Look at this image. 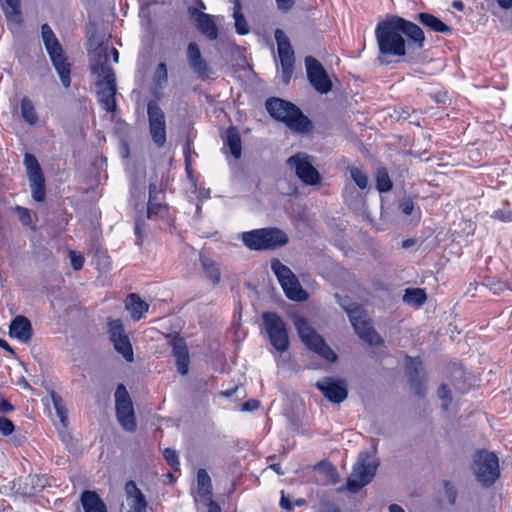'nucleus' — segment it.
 <instances>
[{"label": "nucleus", "instance_id": "e2e57ef3", "mask_svg": "<svg viewBox=\"0 0 512 512\" xmlns=\"http://www.w3.org/2000/svg\"><path fill=\"white\" fill-rule=\"evenodd\" d=\"M0 347H2L4 350L14 353L13 349L10 347V345L3 339H0Z\"/></svg>", "mask_w": 512, "mask_h": 512}, {"label": "nucleus", "instance_id": "bf43d9fd", "mask_svg": "<svg viewBox=\"0 0 512 512\" xmlns=\"http://www.w3.org/2000/svg\"><path fill=\"white\" fill-rule=\"evenodd\" d=\"M154 209L158 211L156 215L162 213L165 210V206L159 202L158 196H156V200L154 201Z\"/></svg>", "mask_w": 512, "mask_h": 512}, {"label": "nucleus", "instance_id": "de8ad7c7", "mask_svg": "<svg viewBox=\"0 0 512 512\" xmlns=\"http://www.w3.org/2000/svg\"><path fill=\"white\" fill-rule=\"evenodd\" d=\"M277 8L282 12H288L292 9L296 0H275Z\"/></svg>", "mask_w": 512, "mask_h": 512}, {"label": "nucleus", "instance_id": "423d86ee", "mask_svg": "<svg viewBox=\"0 0 512 512\" xmlns=\"http://www.w3.org/2000/svg\"><path fill=\"white\" fill-rule=\"evenodd\" d=\"M293 322L301 341L310 350L319 354L327 361H336L337 356L335 352L325 343L324 339L304 317L295 316Z\"/></svg>", "mask_w": 512, "mask_h": 512}, {"label": "nucleus", "instance_id": "2f4dec72", "mask_svg": "<svg viewBox=\"0 0 512 512\" xmlns=\"http://www.w3.org/2000/svg\"><path fill=\"white\" fill-rule=\"evenodd\" d=\"M241 9L240 0H234L233 18L235 20V28L238 34L245 35L249 32V26Z\"/></svg>", "mask_w": 512, "mask_h": 512}, {"label": "nucleus", "instance_id": "2eb2a0df", "mask_svg": "<svg viewBox=\"0 0 512 512\" xmlns=\"http://www.w3.org/2000/svg\"><path fill=\"white\" fill-rule=\"evenodd\" d=\"M147 114L149 122V133L159 148L166 143V121L163 110L155 101H150L147 105Z\"/></svg>", "mask_w": 512, "mask_h": 512}, {"label": "nucleus", "instance_id": "9b49d317", "mask_svg": "<svg viewBox=\"0 0 512 512\" xmlns=\"http://www.w3.org/2000/svg\"><path fill=\"white\" fill-rule=\"evenodd\" d=\"M115 408L116 416L120 425L126 431L133 432L136 430V419L132 400L123 384L117 386L115 392Z\"/></svg>", "mask_w": 512, "mask_h": 512}, {"label": "nucleus", "instance_id": "69168bd1", "mask_svg": "<svg viewBox=\"0 0 512 512\" xmlns=\"http://www.w3.org/2000/svg\"><path fill=\"white\" fill-rule=\"evenodd\" d=\"M452 7L461 11L464 9V3L462 1L455 0L452 3Z\"/></svg>", "mask_w": 512, "mask_h": 512}, {"label": "nucleus", "instance_id": "72a5a7b5", "mask_svg": "<svg viewBox=\"0 0 512 512\" xmlns=\"http://www.w3.org/2000/svg\"><path fill=\"white\" fill-rule=\"evenodd\" d=\"M21 115L24 121L27 122L29 125L36 124L38 120V116L35 111L34 105L32 101L27 97H24L21 100Z\"/></svg>", "mask_w": 512, "mask_h": 512}, {"label": "nucleus", "instance_id": "6ab92c4d", "mask_svg": "<svg viewBox=\"0 0 512 512\" xmlns=\"http://www.w3.org/2000/svg\"><path fill=\"white\" fill-rule=\"evenodd\" d=\"M187 62L190 69L198 78L205 80L210 77L211 68L202 57L201 51L195 42H191L187 47Z\"/></svg>", "mask_w": 512, "mask_h": 512}, {"label": "nucleus", "instance_id": "5fc2aeb1", "mask_svg": "<svg viewBox=\"0 0 512 512\" xmlns=\"http://www.w3.org/2000/svg\"><path fill=\"white\" fill-rule=\"evenodd\" d=\"M100 48H104V47H103V46L98 47V48L93 52L92 56H93V55L95 54V52H96L97 50H99ZM105 48L107 49V54L109 55V52H111V53H112V55H113V59H114V61H115V62H118V60H119V53H118L117 49H115V48H111V49L109 50V48H108V47H105Z\"/></svg>", "mask_w": 512, "mask_h": 512}, {"label": "nucleus", "instance_id": "0e129e2a", "mask_svg": "<svg viewBox=\"0 0 512 512\" xmlns=\"http://www.w3.org/2000/svg\"><path fill=\"white\" fill-rule=\"evenodd\" d=\"M389 512H405L404 509L397 505V504H391L389 506Z\"/></svg>", "mask_w": 512, "mask_h": 512}, {"label": "nucleus", "instance_id": "a878e982", "mask_svg": "<svg viewBox=\"0 0 512 512\" xmlns=\"http://www.w3.org/2000/svg\"><path fill=\"white\" fill-rule=\"evenodd\" d=\"M125 307L130 312L131 318L134 321H139L143 317V314L149 309V305L136 293L128 295L125 301Z\"/></svg>", "mask_w": 512, "mask_h": 512}, {"label": "nucleus", "instance_id": "37998d69", "mask_svg": "<svg viewBox=\"0 0 512 512\" xmlns=\"http://www.w3.org/2000/svg\"><path fill=\"white\" fill-rule=\"evenodd\" d=\"M491 217L501 222H512V210L508 207L495 210Z\"/></svg>", "mask_w": 512, "mask_h": 512}, {"label": "nucleus", "instance_id": "39448f33", "mask_svg": "<svg viewBox=\"0 0 512 512\" xmlns=\"http://www.w3.org/2000/svg\"><path fill=\"white\" fill-rule=\"evenodd\" d=\"M41 36L45 49L60 78L62 85L65 88H68L71 83V65L68 62V58L64 53L62 45L48 24H43L41 26Z\"/></svg>", "mask_w": 512, "mask_h": 512}, {"label": "nucleus", "instance_id": "ddd939ff", "mask_svg": "<svg viewBox=\"0 0 512 512\" xmlns=\"http://www.w3.org/2000/svg\"><path fill=\"white\" fill-rule=\"evenodd\" d=\"M275 40L281 64V78L284 84H288L292 78L295 56L289 38L281 29H276Z\"/></svg>", "mask_w": 512, "mask_h": 512}, {"label": "nucleus", "instance_id": "f704fd0d", "mask_svg": "<svg viewBox=\"0 0 512 512\" xmlns=\"http://www.w3.org/2000/svg\"><path fill=\"white\" fill-rule=\"evenodd\" d=\"M427 299L426 293L423 289L415 288V289H407L405 291L403 300L407 304L414 306H421Z\"/></svg>", "mask_w": 512, "mask_h": 512}, {"label": "nucleus", "instance_id": "e433bc0d", "mask_svg": "<svg viewBox=\"0 0 512 512\" xmlns=\"http://www.w3.org/2000/svg\"><path fill=\"white\" fill-rule=\"evenodd\" d=\"M376 187L380 192H388L392 189V182L385 168H379L377 170Z\"/></svg>", "mask_w": 512, "mask_h": 512}, {"label": "nucleus", "instance_id": "c85d7f7f", "mask_svg": "<svg viewBox=\"0 0 512 512\" xmlns=\"http://www.w3.org/2000/svg\"><path fill=\"white\" fill-rule=\"evenodd\" d=\"M200 261L205 276L210 279L213 284H218L221 279L219 263L214 258H200Z\"/></svg>", "mask_w": 512, "mask_h": 512}, {"label": "nucleus", "instance_id": "f8f14e48", "mask_svg": "<svg viewBox=\"0 0 512 512\" xmlns=\"http://www.w3.org/2000/svg\"><path fill=\"white\" fill-rule=\"evenodd\" d=\"M287 165L304 184L313 186L321 182V176L313 166L311 156L297 153L287 159Z\"/></svg>", "mask_w": 512, "mask_h": 512}, {"label": "nucleus", "instance_id": "9d476101", "mask_svg": "<svg viewBox=\"0 0 512 512\" xmlns=\"http://www.w3.org/2000/svg\"><path fill=\"white\" fill-rule=\"evenodd\" d=\"M262 320L271 345L278 352H285L289 347V337L283 319L276 313L265 312Z\"/></svg>", "mask_w": 512, "mask_h": 512}, {"label": "nucleus", "instance_id": "4c0bfd02", "mask_svg": "<svg viewBox=\"0 0 512 512\" xmlns=\"http://www.w3.org/2000/svg\"><path fill=\"white\" fill-rule=\"evenodd\" d=\"M51 399L60 422L62 423L63 426H66L67 410L64 407L62 398L56 392L52 391Z\"/></svg>", "mask_w": 512, "mask_h": 512}, {"label": "nucleus", "instance_id": "393cba45", "mask_svg": "<svg viewBox=\"0 0 512 512\" xmlns=\"http://www.w3.org/2000/svg\"><path fill=\"white\" fill-rule=\"evenodd\" d=\"M196 27L209 40L217 39L218 29L211 15L202 12L197 13Z\"/></svg>", "mask_w": 512, "mask_h": 512}, {"label": "nucleus", "instance_id": "13d9d810", "mask_svg": "<svg viewBox=\"0 0 512 512\" xmlns=\"http://www.w3.org/2000/svg\"><path fill=\"white\" fill-rule=\"evenodd\" d=\"M498 5L503 9H509L512 7V0H496Z\"/></svg>", "mask_w": 512, "mask_h": 512}, {"label": "nucleus", "instance_id": "7c9ffc66", "mask_svg": "<svg viewBox=\"0 0 512 512\" xmlns=\"http://www.w3.org/2000/svg\"><path fill=\"white\" fill-rule=\"evenodd\" d=\"M5 17L9 22L14 24H20L21 22V11H20V0H5V6L3 8Z\"/></svg>", "mask_w": 512, "mask_h": 512}, {"label": "nucleus", "instance_id": "6e6552de", "mask_svg": "<svg viewBox=\"0 0 512 512\" xmlns=\"http://www.w3.org/2000/svg\"><path fill=\"white\" fill-rule=\"evenodd\" d=\"M369 457L368 452L359 453L357 462L347 480V489L350 492H358L373 480L378 464L376 462H368Z\"/></svg>", "mask_w": 512, "mask_h": 512}, {"label": "nucleus", "instance_id": "338daca9", "mask_svg": "<svg viewBox=\"0 0 512 512\" xmlns=\"http://www.w3.org/2000/svg\"><path fill=\"white\" fill-rule=\"evenodd\" d=\"M270 468L273 469L278 475L284 474V471L282 470L280 464H272Z\"/></svg>", "mask_w": 512, "mask_h": 512}, {"label": "nucleus", "instance_id": "052dcab7", "mask_svg": "<svg viewBox=\"0 0 512 512\" xmlns=\"http://www.w3.org/2000/svg\"><path fill=\"white\" fill-rule=\"evenodd\" d=\"M415 245H417V241L414 240V239H407V240H404L402 242V247L405 248V249H408V248H410L412 246H415Z\"/></svg>", "mask_w": 512, "mask_h": 512}, {"label": "nucleus", "instance_id": "dca6fc26", "mask_svg": "<svg viewBox=\"0 0 512 512\" xmlns=\"http://www.w3.org/2000/svg\"><path fill=\"white\" fill-rule=\"evenodd\" d=\"M107 326L109 338L115 350L121 354L126 361L132 362L134 359L132 345L121 320L110 319Z\"/></svg>", "mask_w": 512, "mask_h": 512}, {"label": "nucleus", "instance_id": "473e14b6", "mask_svg": "<svg viewBox=\"0 0 512 512\" xmlns=\"http://www.w3.org/2000/svg\"><path fill=\"white\" fill-rule=\"evenodd\" d=\"M29 184L32 198L37 202L44 201L46 195L44 175L35 178H30Z\"/></svg>", "mask_w": 512, "mask_h": 512}, {"label": "nucleus", "instance_id": "5701e85b", "mask_svg": "<svg viewBox=\"0 0 512 512\" xmlns=\"http://www.w3.org/2000/svg\"><path fill=\"white\" fill-rule=\"evenodd\" d=\"M9 335L23 343H28L32 337L30 321L24 316H17L10 324Z\"/></svg>", "mask_w": 512, "mask_h": 512}, {"label": "nucleus", "instance_id": "680f3d73", "mask_svg": "<svg viewBox=\"0 0 512 512\" xmlns=\"http://www.w3.org/2000/svg\"><path fill=\"white\" fill-rule=\"evenodd\" d=\"M337 299H338V302L339 304L344 308V310L347 312V309H352V308H355V307H358L357 305H346V299L342 302V298L339 296V295H336Z\"/></svg>", "mask_w": 512, "mask_h": 512}, {"label": "nucleus", "instance_id": "49530a36", "mask_svg": "<svg viewBox=\"0 0 512 512\" xmlns=\"http://www.w3.org/2000/svg\"><path fill=\"white\" fill-rule=\"evenodd\" d=\"M14 424L13 422L5 417H0V431L4 436H8L13 433L14 431Z\"/></svg>", "mask_w": 512, "mask_h": 512}, {"label": "nucleus", "instance_id": "c756f323", "mask_svg": "<svg viewBox=\"0 0 512 512\" xmlns=\"http://www.w3.org/2000/svg\"><path fill=\"white\" fill-rule=\"evenodd\" d=\"M225 143L228 145L231 154L234 158L241 157V138L238 130L235 127H229L226 131Z\"/></svg>", "mask_w": 512, "mask_h": 512}, {"label": "nucleus", "instance_id": "aec40b11", "mask_svg": "<svg viewBox=\"0 0 512 512\" xmlns=\"http://www.w3.org/2000/svg\"><path fill=\"white\" fill-rule=\"evenodd\" d=\"M422 362L418 358H406V374L409 377V382L414 393L419 397H424L426 394V387L423 382Z\"/></svg>", "mask_w": 512, "mask_h": 512}, {"label": "nucleus", "instance_id": "864d4df0", "mask_svg": "<svg viewBox=\"0 0 512 512\" xmlns=\"http://www.w3.org/2000/svg\"><path fill=\"white\" fill-rule=\"evenodd\" d=\"M280 506L282 509H285L287 511L292 510V504H291L290 500L284 495L283 492H282V497L280 500Z\"/></svg>", "mask_w": 512, "mask_h": 512}, {"label": "nucleus", "instance_id": "3c124183", "mask_svg": "<svg viewBox=\"0 0 512 512\" xmlns=\"http://www.w3.org/2000/svg\"><path fill=\"white\" fill-rule=\"evenodd\" d=\"M14 410L12 404H10L6 399L0 400V413H9Z\"/></svg>", "mask_w": 512, "mask_h": 512}, {"label": "nucleus", "instance_id": "20e7f679", "mask_svg": "<svg viewBox=\"0 0 512 512\" xmlns=\"http://www.w3.org/2000/svg\"><path fill=\"white\" fill-rule=\"evenodd\" d=\"M241 240L251 250L268 251L285 246L289 238L283 230L267 227L243 232Z\"/></svg>", "mask_w": 512, "mask_h": 512}, {"label": "nucleus", "instance_id": "bb28decb", "mask_svg": "<svg viewBox=\"0 0 512 512\" xmlns=\"http://www.w3.org/2000/svg\"><path fill=\"white\" fill-rule=\"evenodd\" d=\"M417 20L425 27H428L430 30L437 33L449 34L452 31L448 25L429 13H419L417 15Z\"/></svg>", "mask_w": 512, "mask_h": 512}, {"label": "nucleus", "instance_id": "6e6d98bb", "mask_svg": "<svg viewBox=\"0 0 512 512\" xmlns=\"http://www.w3.org/2000/svg\"><path fill=\"white\" fill-rule=\"evenodd\" d=\"M259 402L256 400L248 401L244 403L243 410H254L258 407Z\"/></svg>", "mask_w": 512, "mask_h": 512}, {"label": "nucleus", "instance_id": "cd10ccee", "mask_svg": "<svg viewBox=\"0 0 512 512\" xmlns=\"http://www.w3.org/2000/svg\"><path fill=\"white\" fill-rule=\"evenodd\" d=\"M197 490L198 494L202 498V501L207 505L211 499L212 494V483L211 478L205 469H199L197 472Z\"/></svg>", "mask_w": 512, "mask_h": 512}, {"label": "nucleus", "instance_id": "09e8293b", "mask_svg": "<svg viewBox=\"0 0 512 512\" xmlns=\"http://www.w3.org/2000/svg\"><path fill=\"white\" fill-rule=\"evenodd\" d=\"M400 208L405 215L409 216L414 210V203L413 201L406 199L400 203Z\"/></svg>", "mask_w": 512, "mask_h": 512}, {"label": "nucleus", "instance_id": "8fccbe9b", "mask_svg": "<svg viewBox=\"0 0 512 512\" xmlns=\"http://www.w3.org/2000/svg\"><path fill=\"white\" fill-rule=\"evenodd\" d=\"M319 512H342V510L333 503L325 502L320 506Z\"/></svg>", "mask_w": 512, "mask_h": 512}, {"label": "nucleus", "instance_id": "4be33fe9", "mask_svg": "<svg viewBox=\"0 0 512 512\" xmlns=\"http://www.w3.org/2000/svg\"><path fill=\"white\" fill-rule=\"evenodd\" d=\"M128 512H147V501L135 482L129 481L125 485Z\"/></svg>", "mask_w": 512, "mask_h": 512}, {"label": "nucleus", "instance_id": "603ef678", "mask_svg": "<svg viewBox=\"0 0 512 512\" xmlns=\"http://www.w3.org/2000/svg\"><path fill=\"white\" fill-rule=\"evenodd\" d=\"M70 264L74 270H80L84 265V258H70Z\"/></svg>", "mask_w": 512, "mask_h": 512}, {"label": "nucleus", "instance_id": "7ed1b4c3", "mask_svg": "<svg viewBox=\"0 0 512 512\" xmlns=\"http://www.w3.org/2000/svg\"><path fill=\"white\" fill-rule=\"evenodd\" d=\"M265 105L272 118L284 122L291 130L296 132L309 130L310 120L293 103L280 98H270Z\"/></svg>", "mask_w": 512, "mask_h": 512}, {"label": "nucleus", "instance_id": "4468645a", "mask_svg": "<svg viewBox=\"0 0 512 512\" xmlns=\"http://www.w3.org/2000/svg\"><path fill=\"white\" fill-rule=\"evenodd\" d=\"M307 78L311 86L320 94H327L332 90V81L322 64L313 56L305 58Z\"/></svg>", "mask_w": 512, "mask_h": 512}, {"label": "nucleus", "instance_id": "a211bd4d", "mask_svg": "<svg viewBox=\"0 0 512 512\" xmlns=\"http://www.w3.org/2000/svg\"><path fill=\"white\" fill-rule=\"evenodd\" d=\"M315 385L323 393L324 397L333 403H341L348 396L345 383L341 380L326 377L319 380Z\"/></svg>", "mask_w": 512, "mask_h": 512}, {"label": "nucleus", "instance_id": "79ce46f5", "mask_svg": "<svg viewBox=\"0 0 512 512\" xmlns=\"http://www.w3.org/2000/svg\"><path fill=\"white\" fill-rule=\"evenodd\" d=\"M166 462L175 470L178 469L180 462L177 452L174 449L166 448L163 452Z\"/></svg>", "mask_w": 512, "mask_h": 512}, {"label": "nucleus", "instance_id": "b1692460", "mask_svg": "<svg viewBox=\"0 0 512 512\" xmlns=\"http://www.w3.org/2000/svg\"><path fill=\"white\" fill-rule=\"evenodd\" d=\"M80 500L85 512H107L106 504L95 491H84Z\"/></svg>", "mask_w": 512, "mask_h": 512}, {"label": "nucleus", "instance_id": "f03ea898", "mask_svg": "<svg viewBox=\"0 0 512 512\" xmlns=\"http://www.w3.org/2000/svg\"><path fill=\"white\" fill-rule=\"evenodd\" d=\"M91 72L97 75L96 88L98 100L104 110H116V79L113 69L108 64L106 48H100L90 59Z\"/></svg>", "mask_w": 512, "mask_h": 512}, {"label": "nucleus", "instance_id": "58836bf2", "mask_svg": "<svg viewBox=\"0 0 512 512\" xmlns=\"http://www.w3.org/2000/svg\"><path fill=\"white\" fill-rule=\"evenodd\" d=\"M350 177L360 189H366L369 185L368 176L358 167L349 168Z\"/></svg>", "mask_w": 512, "mask_h": 512}, {"label": "nucleus", "instance_id": "0eeeda50", "mask_svg": "<svg viewBox=\"0 0 512 512\" xmlns=\"http://www.w3.org/2000/svg\"><path fill=\"white\" fill-rule=\"evenodd\" d=\"M473 470L482 486L489 487L499 478V460L496 454L485 450L474 455Z\"/></svg>", "mask_w": 512, "mask_h": 512}, {"label": "nucleus", "instance_id": "f257e3e1", "mask_svg": "<svg viewBox=\"0 0 512 512\" xmlns=\"http://www.w3.org/2000/svg\"><path fill=\"white\" fill-rule=\"evenodd\" d=\"M422 49L425 42L423 30L415 23L399 16H389L380 21L375 28V37L379 49L378 60L382 64L389 63L390 57L406 55V42Z\"/></svg>", "mask_w": 512, "mask_h": 512}, {"label": "nucleus", "instance_id": "ea45409f", "mask_svg": "<svg viewBox=\"0 0 512 512\" xmlns=\"http://www.w3.org/2000/svg\"><path fill=\"white\" fill-rule=\"evenodd\" d=\"M153 80L155 85L159 88H163L167 84L168 71L165 63L161 62L158 64L153 75Z\"/></svg>", "mask_w": 512, "mask_h": 512}, {"label": "nucleus", "instance_id": "a18cd8bd", "mask_svg": "<svg viewBox=\"0 0 512 512\" xmlns=\"http://www.w3.org/2000/svg\"><path fill=\"white\" fill-rule=\"evenodd\" d=\"M16 214L21 221V223L25 226H31L32 225V218L30 211L27 208L17 206L15 208Z\"/></svg>", "mask_w": 512, "mask_h": 512}, {"label": "nucleus", "instance_id": "a19ab883", "mask_svg": "<svg viewBox=\"0 0 512 512\" xmlns=\"http://www.w3.org/2000/svg\"><path fill=\"white\" fill-rule=\"evenodd\" d=\"M156 196H158L157 186L154 183H150V185H149V200H148V207H147L148 217H151L152 214L158 213V211H156L154 209V201L156 200Z\"/></svg>", "mask_w": 512, "mask_h": 512}, {"label": "nucleus", "instance_id": "c9c22d12", "mask_svg": "<svg viewBox=\"0 0 512 512\" xmlns=\"http://www.w3.org/2000/svg\"><path fill=\"white\" fill-rule=\"evenodd\" d=\"M24 166L26 168L28 179L43 176L39 162L34 155L30 153L25 154Z\"/></svg>", "mask_w": 512, "mask_h": 512}, {"label": "nucleus", "instance_id": "1a4fd4ad", "mask_svg": "<svg viewBox=\"0 0 512 512\" xmlns=\"http://www.w3.org/2000/svg\"><path fill=\"white\" fill-rule=\"evenodd\" d=\"M271 268L289 299L295 301L307 299V293L301 288L297 277L290 268L283 265L278 259L272 261Z\"/></svg>", "mask_w": 512, "mask_h": 512}, {"label": "nucleus", "instance_id": "4d7b16f0", "mask_svg": "<svg viewBox=\"0 0 512 512\" xmlns=\"http://www.w3.org/2000/svg\"><path fill=\"white\" fill-rule=\"evenodd\" d=\"M207 506L208 512H221L220 506L214 501H210Z\"/></svg>", "mask_w": 512, "mask_h": 512}, {"label": "nucleus", "instance_id": "f3484780", "mask_svg": "<svg viewBox=\"0 0 512 512\" xmlns=\"http://www.w3.org/2000/svg\"><path fill=\"white\" fill-rule=\"evenodd\" d=\"M347 313L355 332L364 342L370 345L378 344L381 342L380 336L373 329L371 323L365 319L363 311L360 307L347 309Z\"/></svg>", "mask_w": 512, "mask_h": 512}, {"label": "nucleus", "instance_id": "c03bdc74", "mask_svg": "<svg viewBox=\"0 0 512 512\" xmlns=\"http://www.w3.org/2000/svg\"><path fill=\"white\" fill-rule=\"evenodd\" d=\"M438 396L443 400L442 409L448 410L449 404L451 403L450 390L445 384H442L438 389Z\"/></svg>", "mask_w": 512, "mask_h": 512}, {"label": "nucleus", "instance_id": "774afa93", "mask_svg": "<svg viewBox=\"0 0 512 512\" xmlns=\"http://www.w3.org/2000/svg\"><path fill=\"white\" fill-rule=\"evenodd\" d=\"M235 390H236V389L228 390V391L223 392L222 394H223L224 396H226V397H231V396L234 394Z\"/></svg>", "mask_w": 512, "mask_h": 512}, {"label": "nucleus", "instance_id": "412c9836", "mask_svg": "<svg viewBox=\"0 0 512 512\" xmlns=\"http://www.w3.org/2000/svg\"><path fill=\"white\" fill-rule=\"evenodd\" d=\"M170 345L172 347L173 356L176 359L178 373L186 375L189 371L190 363L186 342L183 338L175 335L170 339Z\"/></svg>", "mask_w": 512, "mask_h": 512}]
</instances>
